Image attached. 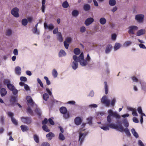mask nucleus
Instances as JSON below:
<instances>
[{
	"instance_id": "obj_1",
	"label": "nucleus",
	"mask_w": 146,
	"mask_h": 146,
	"mask_svg": "<svg viewBox=\"0 0 146 146\" xmlns=\"http://www.w3.org/2000/svg\"><path fill=\"white\" fill-rule=\"evenodd\" d=\"M108 113L109 114L107 117V120L108 123H105L104 125L103 126H100V128L104 131H108L110 129L109 127L112 129H115L119 131H123L124 128L121 121L117 120L115 124L114 123H111V117L113 116L115 117L116 119H119L120 118V116L116 111L113 112L111 110H108Z\"/></svg>"
},
{
	"instance_id": "obj_2",
	"label": "nucleus",
	"mask_w": 146,
	"mask_h": 146,
	"mask_svg": "<svg viewBox=\"0 0 146 146\" xmlns=\"http://www.w3.org/2000/svg\"><path fill=\"white\" fill-rule=\"evenodd\" d=\"M73 59L74 61L71 64V66L72 68L74 70H76L78 67V59L77 58V56L76 55H74L73 56Z\"/></svg>"
},
{
	"instance_id": "obj_3",
	"label": "nucleus",
	"mask_w": 146,
	"mask_h": 146,
	"mask_svg": "<svg viewBox=\"0 0 146 146\" xmlns=\"http://www.w3.org/2000/svg\"><path fill=\"white\" fill-rule=\"evenodd\" d=\"M91 60V58L89 54L87 55V57L85 60L83 59L80 60L79 62H80V65L82 66H85L88 64V63Z\"/></svg>"
},
{
	"instance_id": "obj_4",
	"label": "nucleus",
	"mask_w": 146,
	"mask_h": 146,
	"mask_svg": "<svg viewBox=\"0 0 146 146\" xmlns=\"http://www.w3.org/2000/svg\"><path fill=\"white\" fill-rule=\"evenodd\" d=\"M101 102L107 106H109L110 104V101L108 99L107 97L106 96H103L101 99Z\"/></svg>"
},
{
	"instance_id": "obj_5",
	"label": "nucleus",
	"mask_w": 146,
	"mask_h": 146,
	"mask_svg": "<svg viewBox=\"0 0 146 146\" xmlns=\"http://www.w3.org/2000/svg\"><path fill=\"white\" fill-rule=\"evenodd\" d=\"M9 117L11 118V119L12 122L15 125H18V122L17 120L13 117L14 114L11 112H8L7 113Z\"/></svg>"
},
{
	"instance_id": "obj_6",
	"label": "nucleus",
	"mask_w": 146,
	"mask_h": 146,
	"mask_svg": "<svg viewBox=\"0 0 146 146\" xmlns=\"http://www.w3.org/2000/svg\"><path fill=\"white\" fill-rule=\"evenodd\" d=\"M128 29L129 30L128 33L130 35H133L134 34V31L137 30L138 29V27L136 26L133 25L129 26Z\"/></svg>"
},
{
	"instance_id": "obj_7",
	"label": "nucleus",
	"mask_w": 146,
	"mask_h": 146,
	"mask_svg": "<svg viewBox=\"0 0 146 146\" xmlns=\"http://www.w3.org/2000/svg\"><path fill=\"white\" fill-rule=\"evenodd\" d=\"M26 99L29 103L28 104V106H30L31 107L36 106V105L33 102V99L31 96H27L26 97Z\"/></svg>"
},
{
	"instance_id": "obj_8",
	"label": "nucleus",
	"mask_w": 146,
	"mask_h": 146,
	"mask_svg": "<svg viewBox=\"0 0 146 146\" xmlns=\"http://www.w3.org/2000/svg\"><path fill=\"white\" fill-rule=\"evenodd\" d=\"M144 17L143 15L139 14L135 16V19L138 22L141 23L143 22Z\"/></svg>"
},
{
	"instance_id": "obj_9",
	"label": "nucleus",
	"mask_w": 146,
	"mask_h": 146,
	"mask_svg": "<svg viewBox=\"0 0 146 146\" xmlns=\"http://www.w3.org/2000/svg\"><path fill=\"white\" fill-rule=\"evenodd\" d=\"M19 9L17 7H15L11 10V13L14 16L17 18L19 16Z\"/></svg>"
},
{
	"instance_id": "obj_10",
	"label": "nucleus",
	"mask_w": 146,
	"mask_h": 146,
	"mask_svg": "<svg viewBox=\"0 0 146 146\" xmlns=\"http://www.w3.org/2000/svg\"><path fill=\"white\" fill-rule=\"evenodd\" d=\"M85 137V136H84V135L82 133L80 132L79 133V138L78 140V142L79 145L81 146L83 142Z\"/></svg>"
},
{
	"instance_id": "obj_11",
	"label": "nucleus",
	"mask_w": 146,
	"mask_h": 146,
	"mask_svg": "<svg viewBox=\"0 0 146 146\" xmlns=\"http://www.w3.org/2000/svg\"><path fill=\"white\" fill-rule=\"evenodd\" d=\"M22 121L24 123L29 124L31 123V117H23L21 118Z\"/></svg>"
},
{
	"instance_id": "obj_12",
	"label": "nucleus",
	"mask_w": 146,
	"mask_h": 146,
	"mask_svg": "<svg viewBox=\"0 0 146 146\" xmlns=\"http://www.w3.org/2000/svg\"><path fill=\"white\" fill-rule=\"evenodd\" d=\"M44 25L45 29H48L50 30H52L54 28V26L52 24H50L48 25L46 23H44Z\"/></svg>"
},
{
	"instance_id": "obj_13",
	"label": "nucleus",
	"mask_w": 146,
	"mask_h": 146,
	"mask_svg": "<svg viewBox=\"0 0 146 146\" xmlns=\"http://www.w3.org/2000/svg\"><path fill=\"white\" fill-rule=\"evenodd\" d=\"M94 19L92 17H89L87 18L85 22V24L87 26H88L94 21Z\"/></svg>"
},
{
	"instance_id": "obj_14",
	"label": "nucleus",
	"mask_w": 146,
	"mask_h": 146,
	"mask_svg": "<svg viewBox=\"0 0 146 146\" xmlns=\"http://www.w3.org/2000/svg\"><path fill=\"white\" fill-rule=\"evenodd\" d=\"M55 136L54 134L52 132H50L46 135V137L49 140H51Z\"/></svg>"
},
{
	"instance_id": "obj_15",
	"label": "nucleus",
	"mask_w": 146,
	"mask_h": 146,
	"mask_svg": "<svg viewBox=\"0 0 146 146\" xmlns=\"http://www.w3.org/2000/svg\"><path fill=\"white\" fill-rule=\"evenodd\" d=\"M140 84H141V89L146 92V83L143 81L140 82Z\"/></svg>"
},
{
	"instance_id": "obj_16",
	"label": "nucleus",
	"mask_w": 146,
	"mask_h": 146,
	"mask_svg": "<svg viewBox=\"0 0 146 146\" xmlns=\"http://www.w3.org/2000/svg\"><path fill=\"white\" fill-rule=\"evenodd\" d=\"M66 53L65 51L63 50H60L59 51L58 55L59 57H61L63 56H65L66 55Z\"/></svg>"
},
{
	"instance_id": "obj_17",
	"label": "nucleus",
	"mask_w": 146,
	"mask_h": 146,
	"mask_svg": "<svg viewBox=\"0 0 146 146\" xmlns=\"http://www.w3.org/2000/svg\"><path fill=\"white\" fill-rule=\"evenodd\" d=\"M112 48V46L111 44H109L106 47L105 52L106 54L109 53L111 51Z\"/></svg>"
},
{
	"instance_id": "obj_18",
	"label": "nucleus",
	"mask_w": 146,
	"mask_h": 146,
	"mask_svg": "<svg viewBox=\"0 0 146 146\" xmlns=\"http://www.w3.org/2000/svg\"><path fill=\"white\" fill-rule=\"evenodd\" d=\"M75 123L77 125H80L81 122L82 120L79 117H76L74 120Z\"/></svg>"
},
{
	"instance_id": "obj_19",
	"label": "nucleus",
	"mask_w": 146,
	"mask_h": 146,
	"mask_svg": "<svg viewBox=\"0 0 146 146\" xmlns=\"http://www.w3.org/2000/svg\"><path fill=\"white\" fill-rule=\"evenodd\" d=\"M121 45L119 43H116L114 46V51H116L118 50L121 47Z\"/></svg>"
},
{
	"instance_id": "obj_20",
	"label": "nucleus",
	"mask_w": 146,
	"mask_h": 146,
	"mask_svg": "<svg viewBox=\"0 0 146 146\" xmlns=\"http://www.w3.org/2000/svg\"><path fill=\"white\" fill-rule=\"evenodd\" d=\"M123 131H121V130H119V131L121 132H124L128 136H130L131 135L130 133L129 129L127 128H125L124 129L123 128Z\"/></svg>"
},
{
	"instance_id": "obj_21",
	"label": "nucleus",
	"mask_w": 146,
	"mask_h": 146,
	"mask_svg": "<svg viewBox=\"0 0 146 146\" xmlns=\"http://www.w3.org/2000/svg\"><path fill=\"white\" fill-rule=\"evenodd\" d=\"M0 93L1 96L3 97L6 95L7 91L5 88H2L1 90Z\"/></svg>"
},
{
	"instance_id": "obj_22",
	"label": "nucleus",
	"mask_w": 146,
	"mask_h": 146,
	"mask_svg": "<svg viewBox=\"0 0 146 146\" xmlns=\"http://www.w3.org/2000/svg\"><path fill=\"white\" fill-rule=\"evenodd\" d=\"M145 33V31L144 29H141L138 31L137 33V36H140Z\"/></svg>"
},
{
	"instance_id": "obj_23",
	"label": "nucleus",
	"mask_w": 146,
	"mask_h": 146,
	"mask_svg": "<svg viewBox=\"0 0 146 146\" xmlns=\"http://www.w3.org/2000/svg\"><path fill=\"white\" fill-rule=\"evenodd\" d=\"M104 90H105V92L106 94H108V87L107 84V82L106 81H105L104 82Z\"/></svg>"
},
{
	"instance_id": "obj_24",
	"label": "nucleus",
	"mask_w": 146,
	"mask_h": 146,
	"mask_svg": "<svg viewBox=\"0 0 146 146\" xmlns=\"http://www.w3.org/2000/svg\"><path fill=\"white\" fill-rule=\"evenodd\" d=\"M21 69L19 66H17L15 68V71L17 74L20 75L21 74Z\"/></svg>"
},
{
	"instance_id": "obj_25",
	"label": "nucleus",
	"mask_w": 146,
	"mask_h": 146,
	"mask_svg": "<svg viewBox=\"0 0 146 146\" xmlns=\"http://www.w3.org/2000/svg\"><path fill=\"white\" fill-rule=\"evenodd\" d=\"M60 113L63 114L66 113L67 111V109L65 107H62L60 109Z\"/></svg>"
},
{
	"instance_id": "obj_26",
	"label": "nucleus",
	"mask_w": 146,
	"mask_h": 146,
	"mask_svg": "<svg viewBox=\"0 0 146 146\" xmlns=\"http://www.w3.org/2000/svg\"><path fill=\"white\" fill-rule=\"evenodd\" d=\"M123 123L126 128H127L129 127V123L126 119H124L123 120Z\"/></svg>"
},
{
	"instance_id": "obj_27",
	"label": "nucleus",
	"mask_w": 146,
	"mask_h": 146,
	"mask_svg": "<svg viewBox=\"0 0 146 146\" xmlns=\"http://www.w3.org/2000/svg\"><path fill=\"white\" fill-rule=\"evenodd\" d=\"M83 8L85 11H87L90 10V6L88 4H86L84 5Z\"/></svg>"
},
{
	"instance_id": "obj_28",
	"label": "nucleus",
	"mask_w": 146,
	"mask_h": 146,
	"mask_svg": "<svg viewBox=\"0 0 146 146\" xmlns=\"http://www.w3.org/2000/svg\"><path fill=\"white\" fill-rule=\"evenodd\" d=\"M131 132L133 136L136 138H137L139 137V135L137 132L135 131V129L134 128H132L131 130Z\"/></svg>"
},
{
	"instance_id": "obj_29",
	"label": "nucleus",
	"mask_w": 146,
	"mask_h": 146,
	"mask_svg": "<svg viewBox=\"0 0 146 146\" xmlns=\"http://www.w3.org/2000/svg\"><path fill=\"white\" fill-rule=\"evenodd\" d=\"M30 106H28V107L27 109V112L29 113L31 115L33 116L34 115L33 111L30 107Z\"/></svg>"
},
{
	"instance_id": "obj_30",
	"label": "nucleus",
	"mask_w": 146,
	"mask_h": 146,
	"mask_svg": "<svg viewBox=\"0 0 146 146\" xmlns=\"http://www.w3.org/2000/svg\"><path fill=\"white\" fill-rule=\"evenodd\" d=\"M36 108L35 110V112L39 116H40L41 115V112L39 108H37V106H34Z\"/></svg>"
},
{
	"instance_id": "obj_31",
	"label": "nucleus",
	"mask_w": 146,
	"mask_h": 146,
	"mask_svg": "<svg viewBox=\"0 0 146 146\" xmlns=\"http://www.w3.org/2000/svg\"><path fill=\"white\" fill-rule=\"evenodd\" d=\"M21 128L23 132L26 131L29 129V127L25 125H22L21 126Z\"/></svg>"
},
{
	"instance_id": "obj_32",
	"label": "nucleus",
	"mask_w": 146,
	"mask_h": 146,
	"mask_svg": "<svg viewBox=\"0 0 146 146\" xmlns=\"http://www.w3.org/2000/svg\"><path fill=\"white\" fill-rule=\"evenodd\" d=\"M72 15L74 17H76L79 15L78 11L76 10H73L72 13Z\"/></svg>"
},
{
	"instance_id": "obj_33",
	"label": "nucleus",
	"mask_w": 146,
	"mask_h": 146,
	"mask_svg": "<svg viewBox=\"0 0 146 146\" xmlns=\"http://www.w3.org/2000/svg\"><path fill=\"white\" fill-rule=\"evenodd\" d=\"M57 36L58 40L60 42H62L63 38L61 33L60 32H58Z\"/></svg>"
},
{
	"instance_id": "obj_34",
	"label": "nucleus",
	"mask_w": 146,
	"mask_h": 146,
	"mask_svg": "<svg viewBox=\"0 0 146 146\" xmlns=\"http://www.w3.org/2000/svg\"><path fill=\"white\" fill-rule=\"evenodd\" d=\"M58 72L55 69L53 70L52 71V75L54 78H56L58 76Z\"/></svg>"
},
{
	"instance_id": "obj_35",
	"label": "nucleus",
	"mask_w": 146,
	"mask_h": 146,
	"mask_svg": "<svg viewBox=\"0 0 146 146\" xmlns=\"http://www.w3.org/2000/svg\"><path fill=\"white\" fill-rule=\"evenodd\" d=\"M5 117L3 115L0 116V123L2 125L4 124Z\"/></svg>"
},
{
	"instance_id": "obj_36",
	"label": "nucleus",
	"mask_w": 146,
	"mask_h": 146,
	"mask_svg": "<svg viewBox=\"0 0 146 146\" xmlns=\"http://www.w3.org/2000/svg\"><path fill=\"white\" fill-rule=\"evenodd\" d=\"M99 21L101 24L104 25L106 23V20L104 17H102L100 19Z\"/></svg>"
},
{
	"instance_id": "obj_37",
	"label": "nucleus",
	"mask_w": 146,
	"mask_h": 146,
	"mask_svg": "<svg viewBox=\"0 0 146 146\" xmlns=\"http://www.w3.org/2000/svg\"><path fill=\"white\" fill-rule=\"evenodd\" d=\"M116 1L115 0H109V4L111 6H114L116 4Z\"/></svg>"
},
{
	"instance_id": "obj_38",
	"label": "nucleus",
	"mask_w": 146,
	"mask_h": 146,
	"mask_svg": "<svg viewBox=\"0 0 146 146\" xmlns=\"http://www.w3.org/2000/svg\"><path fill=\"white\" fill-rule=\"evenodd\" d=\"M45 0H42V7L41 8L42 12L43 13H44V9L45 8Z\"/></svg>"
},
{
	"instance_id": "obj_39",
	"label": "nucleus",
	"mask_w": 146,
	"mask_h": 146,
	"mask_svg": "<svg viewBox=\"0 0 146 146\" xmlns=\"http://www.w3.org/2000/svg\"><path fill=\"white\" fill-rule=\"evenodd\" d=\"M77 58L79 62L80 61V60L84 59V57L83 53L82 52L78 57L77 56Z\"/></svg>"
},
{
	"instance_id": "obj_40",
	"label": "nucleus",
	"mask_w": 146,
	"mask_h": 146,
	"mask_svg": "<svg viewBox=\"0 0 146 146\" xmlns=\"http://www.w3.org/2000/svg\"><path fill=\"white\" fill-rule=\"evenodd\" d=\"M21 23L22 25L24 26L27 25L28 23L27 20L26 19H23L21 21Z\"/></svg>"
},
{
	"instance_id": "obj_41",
	"label": "nucleus",
	"mask_w": 146,
	"mask_h": 146,
	"mask_svg": "<svg viewBox=\"0 0 146 146\" xmlns=\"http://www.w3.org/2000/svg\"><path fill=\"white\" fill-rule=\"evenodd\" d=\"M58 138L61 141H63L65 139V137L62 133H60L59 135Z\"/></svg>"
},
{
	"instance_id": "obj_42",
	"label": "nucleus",
	"mask_w": 146,
	"mask_h": 146,
	"mask_svg": "<svg viewBox=\"0 0 146 146\" xmlns=\"http://www.w3.org/2000/svg\"><path fill=\"white\" fill-rule=\"evenodd\" d=\"M69 5L67 1H65L62 3V6L64 8H67L69 6Z\"/></svg>"
},
{
	"instance_id": "obj_43",
	"label": "nucleus",
	"mask_w": 146,
	"mask_h": 146,
	"mask_svg": "<svg viewBox=\"0 0 146 146\" xmlns=\"http://www.w3.org/2000/svg\"><path fill=\"white\" fill-rule=\"evenodd\" d=\"M74 53L76 55H78L80 53V50L78 48H76L74 50Z\"/></svg>"
},
{
	"instance_id": "obj_44",
	"label": "nucleus",
	"mask_w": 146,
	"mask_h": 146,
	"mask_svg": "<svg viewBox=\"0 0 146 146\" xmlns=\"http://www.w3.org/2000/svg\"><path fill=\"white\" fill-rule=\"evenodd\" d=\"M35 142L38 143L39 142V138L38 136L36 135H34L33 136Z\"/></svg>"
},
{
	"instance_id": "obj_45",
	"label": "nucleus",
	"mask_w": 146,
	"mask_h": 146,
	"mask_svg": "<svg viewBox=\"0 0 146 146\" xmlns=\"http://www.w3.org/2000/svg\"><path fill=\"white\" fill-rule=\"evenodd\" d=\"M42 129L45 131L46 132H49L50 130L48 129L47 126L46 125H44L42 126Z\"/></svg>"
},
{
	"instance_id": "obj_46",
	"label": "nucleus",
	"mask_w": 146,
	"mask_h": 146,
	"mask_svg": "<svg viewBox=\"0 0 146 146\" xmlns=\"http://www.w3.org/2000/svg\"><path fill=\"white\" fill-rule=\"evenodd\" d=\"M63 117L65 119H67L69 118L70 117V114L69 113L66 112V113H65L63 114Z\"/></svg>"
},
{
	"instance_id": "obj_47",
	"label": "nucleus",
	"mask_w": 146,
	"mask_h": 146,
	"mask_svg": "<svg viewBox=\"0 0 146 146\" xmlns=\"http://www.w3.org/2000/svg\"><path fill=\"white\" fill-rule=\"evenodd\" d=\"M7 88L8 89L11 91L13 90V89L15 88V86L12 84H8V85L7 86Z\"/></svg>"
},
{
	"instance_id": "obj_48",
	"label": "nucleus",
	"mask_w": 146,
	"mask_h": 146,
	"mask_svg": "<svg viewBox=\"0 0 146 146\" xmlns=\"http://www.w3.org/2000/svg\"><path fill=\"white\" fill-rule=\"evenodd\" d=\"M43 98L45 101H47L49 98V96L48 94L45 93L43 95Z\"/></svg>"
},
{
	"instance_id": "obj_49",
	"label": "nucleus",
	"mask_w": 146,
	"mask_h": 146,
	"mask_svg": "<svg viewBox=\"0 0 146 146\" xmlns=\"http://www.w3.org/2000/svg\"><path fill=\"white\" fill-rule=\"evenodd\" d=\"M132 42L130 41H127L125 42L124 45L126 46H127L130 45L132 44Z\"/></svg>"
},
{
	"instance_id": "obj_50",
	"label": "nucleus",
	"mask_w": 146,
	"mask_h": 146,
	"mask_svg": "<svg viewBox=\"0 0 146 146\" xmlns=\"http://www.w3.org/2000/svg\"><path fill=\"white\" fill-rule=\"evenodd\" d=\"M16 101V98L14 96H12L10 100V102L11 103L13 104Z\"/></svg>"
},
{
	"instance_id": "obj_51",
	"label": "nucleus",
	"mask_w": 146,
	"mask_h": 146,
	"mask_svg": "<svg viewBox=\"0 0 146 146\" xmlns=\"http://www.w3.org/2000/svg\"><path fill=\"white\" fill-rule=\"evenodd\" d=\"M87 120L88 121V123L90 125H91L92 124V117H89L87 119Z\"/></svg>"
},
{
	"instance_id": "obj_52",
	"label": "nucleus",
	"mask_w": 146,
	"mask_h": 146,
	"mask_svg": "<svg viewBox=\"0 0 146 146\" xmlns=\"http://www.w3.org/2000/svg\"><path fill=\"white\" fill-rule=\"evenodd\" d=\"M116 101V100L115 98H113V99H112L111 102V105L112 106H113L115 104Z\"/></svg>"
},
{
	"instance_id": "obj_53",
	"label": "nucleus",
	"mask_w": 146,
	"mask_h": 146,
	"mask_svg": "<svg viewBox=\"0 0 146 146\" xmlns=\"http://www.w3.org/2000/svg\"><path fill=\"white\" fill-rule=\"evenodd\" d=\"M33 32L34 34H36L38 35H39L40 33L39 31L37 29H34L33 30Z\"/></svg>"
},
{
	"instance_id": "obj_54",
	"label": "nucleus",
	"mask_w": 146,
	"mask_h": 146,
	"mask_svg": "<svg viewBox=\"0 0 146 146\" xmlns=\"http://www.w3.org/2000/svg\"><path fill=\"white\" fill-rule=\"evenodd\" d=\"M4 84H7V86L8 85V84H11L10 80L8 79H5L4 81Z\"/></svg>"
},
{
	"instance_id": "obj_55",
	"label": "nucleus",
	"mask_w": 146,
	"mask_h": 146,
	"mask_svg": "<svg viewBox=\"0 0 146 146\" xmlns=\"http://www.w3.org/2000/svg\"><path fill=\"white\" fill-rule=\"evenodd\" d=\"M97 106V105L96 104H90L88 106L89 107L91 108H96Z\"/></svg>"
},
{
	"instance_id": "obj_56",
	"label": "nucleus",
	"mask_w": 146,
	"mask_h": 146,
	"mask_svg": "<svg viewBox=\"0 0 146 146\" xmlns=\"http://www.w3.org/2000/svg\"><path fill=\"white\" fill-rule=\"evenodd\" d=\"M11 91H12L13 94L14 95H17L18 93V91L15 88H14V89H13V90H12Z\"/></svg>"
},
{
	"instance_id": "obj_57",
	"label": "nucleus",
	"mask_w": 146,
	"mask_h": 146,
	"mask_svg": "<svg viewBox=\"0 0 146 146\" xmlns=\"http://www.w3.org/2000/svg\"><path fill=\"white\" fill-rule=\"evenodd\" d=\"M86 31V28L84 26H82L80 28V31L81 33H83Z\"/></svg>"
},
{
	"instance_id": "obj_58",
	"label": "nucleus",
	"mask_w": 146,
	"mask_h": 146,
	"mask_svg": "<svg viewBox=\"0 0 146 146\" xmlns=\"http://www.w3.org/2000/svg\"><path fill=\"white\" fill-rule=\"evenodd\" d=\"M37 81L38 83L40 84V86L43 88V84L41 80L39 78H37Z\"/></svg>"
},
{
	"instance_id": "obj_59",
	"label": "nucleus",
	"mask_w": 146,
	"mask_h": 146,
	"mask_svg": "<svg viewBox=\"0 0 146 146\" xmlns=\"http://www.w3.org/2000/svg\"><path fill=\"white\" fill-rule=\"evenodd\" d=\"M132 79L133 82H139L140 83V82H141V81H140L139 80H138L137 78L135 76L133 77L132 78Z\"/></svg>"
},
{
	"instance_id": "obj_60",
	"label": "nucleus",
	"mask_w": 146,
	"mask_h": 146,
	"mask_svg": "<svg viewBox=\"0 0 146 146\" xmlns=\"http://www.w3.org/2000/svg\"><path fill=\"white\" fill-rule=\"evenodd\" d=\"M138 144L139 146H145L143 142L140 140H139L138 141Z\"/></svg>"
},
{
	"instance_id": "obj_61",
	"label": "nucleus",
	"mask_w": 146,
	"mask_h": 146,
	"mask_svg": "<svg viewBox=\"0 0 146 146\" xmlns=\"http://www.w3.org/2000/svg\"><path fill=\"white\" fill-rule=\"evenodd\" d=\"M20 80L22 81L25 82L27 81V78L25 77L21 76L20 78Z\"/></svg>"
},
{
	"instance_id": "obj_62",
	"label": "nucleus",
	"mask_w": 146,
	"mask_h": 146,
	"mask_svg": "<svg viewBox=\"0 0 146 146\" xmlns=\"http://www.w3.org/2000/svg\"><path fill=\"white\" fill-rule=\"evenodd\" d=\"M11 31L10 29H8L7 31L6 35L7 36H10L11 34Z\"/></svg>"
},
{
	"instance_id": "obj_63",
	"label": "nucleus",
	"mask_w": 146,
	"mask_h": 146,
	"mask_svg": "<svg viewBox=\"0 0 146 146\" xmlns=\"http://www.w3.org/2000/svg\"><path fill=\"white\" fill-rule=\"evenodd\" d=\"M48 122V119L47 118H45L44 119V120L42 121V124L44 125H46V124Z\"/></svg>"
},
{
	"instance_id": "obj_64",
	"label": "nucleus",
	"mask_w": 146,
	"mask_h": 146,
	"mask_svg": "<svg viewBox=\"0 0 146 146\" xmlns=\"http://www.w3.org/2000/svg\"><path fill=\"white\" fill-rule=\"evenodd\" d=\"M48 121L49 123L51 125H53L54 124V121L51 118H49L48 119Z\"/></svg>"
}]
</instances>
